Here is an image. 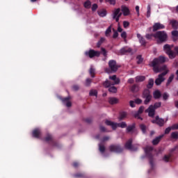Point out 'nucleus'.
<instances>
[{
    "label": "nucleus",
    "mask_w": 178,
    "mask_h": 178,
    "mask_svg": "<svg viewBox=\"0 0 178 178\" xmlns=\"http://www.w3.org/2000/svg\"><path fill=\"white\" fill-rule=\"evenodd\" d=\"M145 112V113H148L149 118H154V116H155V108H154V105H150Z\"/></svg>",
    "instance_id": "nucleus-13"
},
{
    "label": "nucleus",
    "mask_w": 178,
    "mask_h": 178,
    "mask_svg": "<svg viewBox=\"0 0 178 178\" xmlns=\"http://www.w3.org/2000/svg\"><path fill=\"white\" fill-rule=\"evenodd\" d=\"M109 79L114 81L113 83H111L108 79L105 81L103 86L106 88H108L109 92H113V94L118 92V88L115 87L114 86L116 84H119L120 83V79L119 78L116 77V75H113L109 76Z\"/></svg>",
    "instance_id": "nucleus-2"
},
{
    "label": "nucleus",
    "mask_w": 178,
    "mask_h": 178,
    "mask_svg": "<svg viewBox=\"0 0 178 178\" xmlns=\"http://www.w3.org/2000/svg\"><path fill=\"white\" fill-rule=\"evenodd\" d=\"M100 2H102V0H99ZM106 2H108L110 5H115L116 3V0H106Z\"/></svg>",
    "instance_id": "nucleus-41"
},
{
    "label": "nucleus",
    "mask_w": 178,
    "mask_h": 178,
    "mask_svg": "<svg viewBox=\"0 0 178 178\" xmlns=\"http://www.w3.org/2000/svg\"><path fill=\"white\" fill-rule=\"evenodd\" d=\"M97 9H98V5H97L96 3L93 4L92 6V10L94 12L97 10Z\"/></svg>",
    "instance_id": "nucleus-55"
},
{
    "label": "nucleus",
    "mask_w": 178,
    "mask_h": 178,
    "mask_svg": "<svg viewBox=\"0 0 178 178\" xmlns=\"http://www.w3.org/2000/svg\"><path fill=\"white\" fill-rule=\"evenodd\" d=\"M143 98L145 99V105H148V104H149V102H151V99H152V95H151L149 90L146 89L143 91Z\"/></svg>",
    "instance_id": "nucleus-7"
},
{
    "label": "nucleus",
    "mask_w": 178,
    "mask_h": 178,
    "mask_svg": "<svg viewBox=\"0 0 178 178\" xmlns=\"http://www.w3.org/2000/svg\"><path fill=\"white\" fill-rule=\"evenodd\" d=\"M162 29H165V25H163L159 22L155 23L153 25V31H156L158 30H162Z\"/></svg>",
    "instance_id": "nucleus-17"
},
{
    "label": "nucleus",
    "mask_w": 178,
    "mask_h": 178,
    "mask_svg": "<svg viewBox=\"0 0 178 178\" xmlns=\"http://www.w3.org/2000/svg\"><path fill=\"white\" fill-rule=\"evenodd\" d=\"M111 33H112V26H110L105 31L106 37H111Z\"/></svg>",
    "instance_id": "nucleus-28"
},
{
    "label": "nucleus",
    "mask_w": 178,
    "mask_h": 178,
    "mask_svg": "<svg viewBox=\"0 0 178 178\" xmlns=\"http://www.w3.org/2000/svg\"><path fill=\"white\" fill-rule=\"evenodd\" d=\"M89 72L91 77H94V74H95V69H94L92 66L90 67Z\"/></svg>",
    "instance_id": "nucleus-38"
},
{
    "label": "nucleus",
    "mask_w": 178,
    "mask_h": 178,
    "mask_svg": "<svg viewBox=\"0 0 178 178\" xmlns=\"http://www.w3.org/2000/svg\"><path fill=\"white\" fill-rule=\"evenodd\" d=\"M162 137H163V135L159 136L156 137V138H154L152 140L153 145H156L157 144H159V141H161V138H162Z\"/></svg>",
    "instance_id": "nucleus-23"
},
{
    "label": "nucleus",
    "mask_w": 178,
    "mask_h": 178,
    "mask_svg": "<svg viewBox=\"0 0 178 178\" xmlns=\"http://www.w3.org/2000/svg\"><path fill=\"white\" fill-rule=\"evenodd\" d=\"M129 105L131 108H135L136 107V102L133 100H131L129 102Z\"/></svg>",
    "instance_id": "nucleus-49"
},
{
    "label": "nucleus",
    "mask_w": 178,
    "mask_h": 178,
    "mask_svg": "<svg viewBox=\"0 0 178 178\" xmlns=\"http://www.w3.org/2000/svg\"><path fill=\"white\" fill-rule=\"evenodd\" d=\"M143 102V100L141 99H135V104H137L138 105H140Z\"/></svg>",
    "instance_id": "nucleus-58"
},
{
    "label": "nucleus",
    "mask_w": 178,
    "mask_h": 178,
    "mask_svg": "<svg viewBox=\"0 0 178 178\" xmlns=\"http://www.w3.org/2000/svg\"><path fill=\"white\" fill-rule=\"evenodd\" d=\"M144 109H145V108L144 107V106H141L139 108L138 112L141 114V113H143L144 112Z\"/></svg>",
    "instance_id": "nucleus-53"
},
{
    "label": "nucleus",
    "mask_w": 178,
    "mask_h": 178,
    "mask_svg": "<svg viewBox=\"0 0 178 178\" xmlns=\"http://www.w3.org/2000/svg\"><path fill=\"white\" fill-rule=\"evenodd\" d=\"M134 125L129 126L127 128V131H128V133H130V131H133V130H134Z\"/></svg>",
    "instance_id": "nucleus-45"
},
{
    "label": "nucleus",
    "mask_w": 178,
    "mask_h": 178,
    "mask_svg": "<svg viewBox=\"0 0 178 178\" xmlns=\"http://www.w3.org/2000/svg\"><path fill=\"white\" fill-rule=\"evenodd\" d=\"M171 130H172V127H169L166 128L165 130V134H169V133H170Z\"/></svg>",
    "instance_id": "nucleus-51"
},
{
    "label": "nucleus",
    "mask_w": 178,
    "mask_h": 178,
    "mask_svg": "<svg viewBox=\"0 0 178 178\" xmlns=\"http://www.w3.org/2000/svg\"><path fill=\"white\" fill-rule=\"evenodd\" d=\"M84 7L86 9H90L91 8V2L90 1H87L84 3Z\"/></svg>",
    "instance_id": "nucleus-37"
},
{
    "label": "nucleus",
    "mask_w": 178,
    "mask_h": 178,
    "mask_svg": "<svg viewBox=\"0 0 178 178\" xmlns=\"http://www.w3.org/2000/svg\"><path fill=\"white\" fill-rule=\"evenodd\" d=\"M101 50H102V52L104 56H106V50L104 48H102Z\"/></svg>",
    "instance_id": "nucleus-62"
},
{
    "label": "nucleus",
    "mask_w": 178,
    "mask_h": 178,
    "mask_svg": "<svg viewBox=\"0 0 178 178\" xmlns=\"http://www.w3.org/2000/svg\"><path fill=\"white\" fill-rule=\"evenodd\" d=\"M170 24L175 30H177V29H178V22L176 19L170 20Z\"/></svg>",
    "instance_id": "nucleus-21"
},
{
    "label": "nucleus",
    "mask_w": 178,
    "mask_h": 178,
    "mask_svg": "<svg viewBox=\"0 0 178 178\" xmlns=\"http://www.w3.org/2000/svg\"><path fill=\"white\" fill-rule=\"evenodd\" d=\"M140 129L142 130L143 133L145 134V130H147V127L144 124H141L140 125Z\"/></svg>",
    "instance_id": "nucleus-44"
},
{
    "label": "nucleus",
    "mask_w": 178,
    "mask_h": 178,
    "mask_svg": "<svg viewBox=\"0 0 178 178\" xmlns=\"http://www.w3.org/2000/svg\"><path fill=\"white\" fill-rule=\"evenodd\" d=\"M136 37L138 39L140 44L143 47H145V45L147 44V42L145 41V38H144V37H143V35H141V34H140V33H137Z\"/></svg>",
    "instance_id": "nucleus-16"
},
{
    "label": "nucleus",
    "mask_w": 178,
    "mask_h": 178,
    "mask_svg": "<svg viewBox=\"0 0 178 178\" xmlns=\"http://www.w3.org/2000/svg\"><path fill=\"white\" fill-rule=\"evenodd\" d=\"M130 52H131V48L129 47H124L120 50L119 54L120 55H124V54H129Z\"/></svg>",
    "instance_id": "nucleus-18"
},
{
    "label": "nucleus",
    "mask_w": 178,
    "mask_h": 178,
    "mask_svg": "<svg viewBox=\"0 0 178 178\" xmlns=\"http://www.w3.org/2000/svg\"><path fill=\"white\" fill-rule=\"evenodd\" d=\"M85 55L86 56H89V58H94V56H99V55H101V52L90 49L88 51H86Z\"/></svg>",
    "instance_id": "nucleus-10"
},
{
    "label": "nucleus",
    "mask_w": 178,
    "mask_h": 178,
    "mask_svg": "<svg viewBox=\"0 0 178 178\" xmlns=\"http://www.w3.org/2000/svg\"><path fill=\"white\" fill-rule=\"evenodd\" d=\"M140 115H141L138 111L136 112L134 114V118H136V119H140V120H143V118H141L140 116Z\"/></svg>",
    "instance_id": "nucleus-39"
},
{
    "label": "nucleus",
    "mask_w": 178,
    "mask_h": 178,
    "mask_svg": "<svg viewBox=\"0 0 178 178\" xmlns=\"http://www.w3.org/2000/svg\"><path fill=\"white\" fill-rule=\"evenodd\" d=\"M144 151L146 156L150 159L151 168H154V163L152 162V151H154V148L151 146H147L144 148Z\"/></svg>",
    "instance_id": "nucleus-5"
},
{
    "label": "nucleus",
    "mask_w": 178,
    "mask_h": 178,
    "mask_svg": "<svg viewBox=\"0 0 178 178\" xmlns=\"http://www.w3.org/2000/svg\"><path fill=\"white\" fill-rule=\"evenodd\" d=\"M140 90V88L138 87V86L137 85H134L132 86V87L131 88V91H132V92H138V91Z\"/></svg>",
    "instance_id": "nucleus-29"
},
{
    "label": "nucleus",
    "mask_w": 178,
    "mask_h": 178,
    "mask_svg": "<svg viewBox=\"0 0 178 178\" xmlns=\"http://www.w3.org/2000/svg\"><path fill=\"white\" fill-rule=\"evenodd\" d=\"M172 130H178V124H175L171 127Z\"/></svg>",
    "instance_id": "nucleus-56"
},
{
    "label": "nucleus",
    "mask_w": 178,
    "mask_h": 178,
    "mask_svg": "<svg viewBox=\"0 0 178 178\" xmlns=\"http://www.w3.org/2000/svg\"><path fill=\"white\" fill-rule=\"evenodd\" d=\"M90 84H91V79H87L86 81L85 85L86 86H90Z\"/></svg>",
    "instance_id": "nucleus-57"
},
{
    "label": "nucleus",
    "mask_w": 178,
    "mask_h": 178,
    "mask_svg": "<svg viewBox=\"0 0 178 178\" xmlns=\"http://www.w3.org/2000/svg\"><path fill=\"white\" fill-rule=\"evenodd\" d=\"M104 41H105V38H102L99 41L97 42V47L99 48V47H101V44H102V42H104Z\"/></svg>",
    "instance_id": "nucleus-46"
},
{
    "label": "nucleus",
    "mask_w": 178,
    "mask_h": 178,
    "mask_svg": "<svg viewBox=\"0 0 178 178\" xmlns=\"http://www.w3.org/2000/svg\"><path fill=\"white\" fill-rule=\"evenodd\" d=\"M97 13L100 17H105L106 16V10L102 9L97 11Z\"/></svg>",
    "instance_id": "nucleus-24"
},
{
    "label": "nucleus",
    "mask_w": 178,
    "mask_h": 178,
    "mask_svg": "<svg viewBox=\"0 0 178 178\" xmlns=\"http://www.w3.org/2000/svg\"><path fill=\"white\" fill-rule=\"evenodd\" d=\"M166 60H168L167 58L165 56H159V58H154L152 63V66L153 67V70L154 73H161L163 70H168V67L166 65H163L162 67H159L161 63H165Z\"/></svg>",
    "instance_id": "nucleus-1"
},
{
    "label": "nucleus",
    "mask_w": 178,
    "mask_h": 178,
    "mask_svg": "<svg viewBox=\"0 0 178 178\" xmlns=\"http://www.w3.org/2000/svg\"><path fill=\"white\" fill-rule=\"evenodd\" d=\"M127 116V113L122 112L120 113L119 119L120 120H123V119H124V118H126Z\"/></svg>",
    "instance_id": "nucleus-34"
},
{
    "label": "nucleus",
    "mask_w": 178,
    "mask_h": 178,
    "mask_svg": "<svg viewBox=\"0 0 178 178\" xmlns=\"http://www.w3.org/2000/svg\"><path fill=\"white\" fill-rule=\"evenodd\" d=\"M122 12L120 11V8H115L113 11L112 17L113 20H115L117 23H119V19H120V17L122 16Z\"/></svg>",
    "instance_id": "nucleus-9"
},
{
    "label": "nucleus",
    "mask_w": 178,
    "mask_h": 178,
    "mask_svg": "<svg viewBox=\"0 0 178 178\" xmlns=\"http://www.w3.org/2000/svg\"><path fill=\"white\" fill-rule=\"evenodd\" d=\"M147 17H151V5H148L147 8Z\"/></svg>",
    "instance_id": "nucleus-33"
},
{
    "label": "nucleus",
    "mask_w": 178,
    "mask_h": 178,
    "mask_svg": "<svg viewBox=\"0 0 178 178\" xmlns=\"http://www.w3.org/2000/svg\"><path fill=\"white\" fill-rule=\"evenodd\" d=\"M169 73V70H166L164 72L160 74L158 76V78L155 80V84L156 86H161L162 84L163 81H165L164 76H166Z\"/></svg>",
    "instance_id": "nucleus-8"
},
{
    "label": "nucleus",
    "mask_w": 178,
    "mask_h": 178,
    "mask_svg": "<svg viewBox=\"0 0 178 178\" xmlns=\"http://www.w3.org/2000/svg\"><path fill=\"white\" fill-rule=\"evenodd\" d=\"M121 10L124 16H129L130 15V10L126 6H121Z\"/></svg>",
    "instance_id": "nucleus-20"
},
{
    "label": "nucleus",
    "mask_w": 178,
    "mask_h": 178,
    "mask_svg": "<svg viewBox=\"0 0 178 178\" xmlns=\"http://www.w3.org/2000/svg\"><path fill=\"white\" fill-rule=\"evenodd\" d=\"M121 37L122 38H124V40H126V38H127V33H126V31H123L121 33Z\"/></svg>",
    "instance_id": "nucleus-50"
},
{
    "label": "nucleus",
    "mask_w": 178,
    "mask_h": 178,
    "mask_svg": "<svg viewBox=\"0 0 178 178\" xmlns=\"http://www.w3.org/2000/svg\"><path fill=\"white\" fill-rule=\"evenodd\" d=\"M105 123L107 126H111L113 130H116L118 127H121V129H124L125 127H127V124L124 122H122L121 123H116L109 120H106Z\"/></svg>",
    "instance_id": "nucleus-4"
},
{
    "label": "nucleus",
    "mask_w": 178,
    "mask_h": 178,
    "mask_svg": "<svg viewBox=\"0 0 178 178\" xmlns=\"http://www.w3.org/2000/svg\"><path fill=\"white\" fill-rule=\"evenodd\" d=\"M144 80H145V76H137L136 77V83H141V81H144Z\"/></svg>",
    "instance_id": "nucleus-27"
},
{
    "label": "nucleus",
    "mask_w": 178,
    "mask_h": 178,
    "mask_svg": "<svg viewBox=\"0 0 178 178\" xmlns=\"http://www.w3.org/2000/svg\"><path fill=\"white\" fill-rule=\"evenodd\" d=\"M109 149L111 152H116L117 154H119L123 151V149H122L119 145H112L109 147Z\"/></svg>",
    "instance_id": "nucleus-11"
},
{
    "label": "nucleus",
    "mask_w": 178,
    "mask_h": 178,
    "mask_svg": "<svg viewBox=\"0 0 178 178\" xmlns=\"http://www.w3.org/2000/svg\"><path fill=\"white\" fill-rule=\"evenodd\" d=\"M89 95H90V97H97V95H98V92L95 90H92L90 91Z\"/></svg>",
    "instance_id": "nucleus-30"
},
{
    "label": "nucleus",
    "mask_w": 178,
    "mask_h": 178,
    "mask_svg": "<svg viewBox=\"0 0 178 178\" xmlns=\"http://www.w3.org/2000/svg\"><path fill=\"white\" fill-rule=\"evenodd\" d=\"M58 98L61 99L63 104H64L67 108H70V106H72V102H70V97H67L63 99L61 97H58Z\"/></svg>",
    "instance_id": "nucleus-15"
},
{
    "label": "nucleus",
    "mask_w": 178,
    "mask_h": 178,
    "mask_svg": "<svg viewBox=\"0 0 178 178\" xmlns=\"http://www.w3.org/2000/svg\"><path fill=\"white\" fill-rule=\"evenodd\" d=\"M170 156H171L170 154H169V155H165V156L163 157V160L164 161V162H169V161H170Z\"/></svg>",
    "instance_id": "nucleus-42"
},
{
    "label": "nucleus",
    "mask_w": 178,
    "mask_h": 178,
    "mask_svg": "<svg viewBox=\"0 0 178 178\" xmlns=\"http://www.w3.org/2000/svg\"><path fill=\"white\" fill-rule=\"evenodd\" d=\"M171 138H172L173 140H177L178 139V132L177 131L172 132L171 134Z\"/></svg>",
    "instance_id": "nucleus-32"
},
{
    "label": "nucleus",
    "mask_w": 178,
    "mask_h": 178,
    "mask_svg": "<svg viewBox=\"0 0 178 178\" xmlns=\"http://www.w3.org/2000/svg\"><path fill=\"white\" fill-rule=\"evenodd\" d=\"M32 136L35 138H40L41 137V130L40 129H35L32 132Z\"/></svg>",
    "instance_id": "nucleus-19"
},
{
    "label": "nucleus",
    "mask_w": 178,
    "mask_h": 178,
    "mask_svg": "<svg viewBox=\"0 0 178 178\" xmlns=\"http://www.w3.org/2000/svg\"><path fill=\"white\" fill-rule=\"evenodd\" d=\"M152 123L158 124V126L162 127L165 124V120L159 118V116H156L155 120H152Z\"/></svg>",
    "instance_id": "nucleus-12"
},
{
    "label": "nucleus",
    "mask_w": 178,
    "mask_h": 178,
    "mask_svg": "<svg viewBox=\"0 0 178 178\" xmlns=\"http://www.w3.org/2000/svg\"><path fill=\"white\" fill-rule=\"evenodd\" d=\"M100 131H106V129H105L104 127L101 126V127H100Z\"/></svg>",
    "instance_id": "nucleus-64"
},
{
    "label": "nucleus",
    "mask_w": 178,
    "mask_h": 178,
    "mask_svg": "<svg viewBox=\"0 0 178 178\" xmlns=\"http://www.w3.org/2000/svg\"><path fill=\"white\" fill-rule=\"evenodd\" d=\"M154 38H156L157 42H165L166 40H168V34H166V32L165 31H157L154 35Z\"/></svg>",
    "instance_id": "nucleus-3"
},
{
    "label": "nucleus",
    "mask_w": 178,
    "mask_h": 178,
    "mask_svg": "<svg viewBox=\"0 0 178 178\" xmlns=\"http://www.w3.org/2000/svg\"><path fill=\"white\" fill-rule=\"evenodd\" d=\"M154 35H155V34L146 33L145 38H147V40H152Z\"/></svg>",
    "instance_id": "nucleus-40"
},
{
    "label": "nucleus",
    "mask_w": 178,
    "mask_h": 178,
    "mask_svg": "<svg viewBox=\"0 0 178 178\" xmlns=\"http://www.w3.org/2000/svg\"><path fill=\"white\" fill-rule=\"evenodd\" d=\"M161 91L159 90H155L153 93V96L155 99H159V98H161Z\"/></svg>",
    "instance_id": "nucleus-26"
},
{
    "label": "nucleus",
    "mask_w": 178,
    "mask_h": 178,
    "mask_svg": "<svg viewBox=\"0 0 178 178\" xmlns=\"http://www.w3.org/2000/svg\"><path fill=\"white\" fill-rule=\"evenodd\" d=\"M50 140H52V136L51 135H48L47 137H46L45 140L50 141Z\"/></svg>",
    "instance_id": "nucleus-61"
},
{
    "label": "nucleus",
    "mask_w": 178,
    "mask_h": 178,
    "mask_svg": "<svg viewBox=\"0 0 178 178\" xmlns=\"http://www.w3.org/2000/svg\"><path fill=\"white\" fill-rule=\"evenodd\" d=\"M99 149L102 154H104L105 152V146L102 145V144H99Z\"/></svg>",
    "instance_id": "nucleus-35"
},
{
    "label": "nucleus",
    "mask_w": 178,
    "mask_h": 178,
    "mask_svg": "<svg viewBox=\"0 0 178 178\" xmlns=\"http://www.w3.org/2000/svg\"><path fill=\"white\" fill-rule=\"evenodd\" d=\"M118 36L119 33H118V31H115L113 35V38H118Z\"/></svg>",
    "instance_id": "nucleus-60"
},
{
    "label": "nucleus",
    "mask_w": 178,
    "mask_h": 178,
    "mask_svg": "<svg viewBox=\"0 0 178 178\" xmlns=\"http://www.w3.org/2000/svg\"><path fill=\"white\" fill-rule=\"evenodd\" d=\"M173 79H175V75L171 74L170 76V77L168 78L166 86H169V84H170L171 81H173Z\"/></svg>",
    "instance_id": "nucleus-36"
},
{
    "label": "nucleus",
    "mask_w": 178,
    "mask_h": 178,
    "mask_svg": "<svg viewBox=\"0 0 178 178\" xmlns=\"http://www.w3.org/2000/svg\"><path fill=\"white\" fill-rule=\"evenodd\" d=\"M137 63L140 64V63H143V57H141V56H138L137 57Z\"/></svg>",
    "instance_id": "nucleus-52"
},
{
    "label": "nucleus",
    "mask_w": 178,
    "mask_h": 178,
    "mask_svg": "<svg viewBox=\"0 0 178 178\" xmlns=\"http://www.w3.org/2000/svg\"><path fill=\"white\" fill-rule=\"evenodd\" d=\"M132 143L133 140L129 139V141H127V143L125 144V148H127V149H129L130 151H137L138 147L131 145Z\"/></svg>",
    "instance_id": "nucleus-14"
},
{
    "label": "nucleus",
    "mask_w": 178,
    "mask_h": 178,
    "mask_svg": "<svg viewBox=\"0 0 178 178\" xmlns=\"http://www.w3.org/2000/svg\"><path fill=\"white\" fill-rule=\"evenodd\" d=\"M108 66H109V69H106V73H115V72L118 71V69L119 67H118V65H116V61L114 60H111L108 62Z\"/></svg>",
    "instance_id": "nucleus-6"
},
{
    "label": "nucleus",
    "mask_w": 178,
    "mask_h": 178,
    "mask_svg": "<svg viewBox=\"0 0 178 178\" xmlns=\"http://www.w3.org/2000/svg\"><path fill=\"white\" fill-rule=\"evenodd\" d=\"M161 105V102L155 103L153 106V108L154 109H158V108H160Z\"/></svg>",
    "instance_id": "nucleus-47"
},
{
    "label": "nucleus",
    "mask_w": 178,
    "mask_h": 178,
    "mask_svg": "<svg viewBox=\"0 0 178 178\" xmlns=\"http://www.w3.org/2000/svg\"><path fill=\"white\" fill-rule=\"evenodd\" d=\"M108 102L111 104V105H115V104L119 103V99L116 97H110L108 99Z\"/></svg>",
    "instance_id": "nucleus-22"
},
{
    "label": "nucleus",
    "mask_w": 178,
    "mask_h": 178,
    "mask_svg": "<svg viewBox=\"0 0 178 178\" xmlns=\"http://www.w3.org/2000/svg\"><path fill=\"white\" fill-rule=\"evenodd\" d=\"M123 26H124V29H127V27H129V26H130V23H129V22H127V21H124Z\"/></svg>",
    "instance_id": "nucleus-48"
},
{
    "label": "nucleus",
    "mask_w": 178,
    "mask_h": 178,
    "mask_svg": "<svg viewBox=\"0 0 178 178\" xmlns=\"http://www.w3.org/2000/svg\"><path fill=\"white\" fill-rule=\"evenodd\" d=\"M163 98L165 101H166V99H168V98H169V94L165 92L163 95Z\"/></svg>",
    "instance_id": "nucleus-54"
},
{
    "label": "nucleus",
    "mask_w": 178,
    "mask_h": 178,
    "mask_svg": "<svg viewBox=\"0 0 178 178\" xmlns=\"http://www.w3.org/2000/svg\"><path fill=\"white\" fill-rule=\"evenodd\" d=\"M128 83H129V84H133V83H134V79H133V78L129 79L128 80Z\"/></svg>",
    "instance_id": "nucleus-63"
},
{
    "label": "nucleus",
    "mask_w": 178,
    "mask_h": 178,
    "mask_svg": "<svg viewBox=\"0 0 178 178\" xmlns=\"http://www.w3.org/2000/svg\"><path fill=\"white\" fill-rule=\"evenodd\" d=\"M170 154H172V152H175L176 154H177L178 152V146H175V147L172 148L170 150Z\"/></svg>",
    "instance_id": "nucleus-43"
},
{
    "label": "nucleus",
    "mask_w": 178,
    "mask_h": 178,
    "mask_svg": "<svg viewBox=\"0 0 178 178\" xmlns=\"http://www.w3.org/2000/svg\"><path fill=\"white\" fill-rule=\"evenodd\" d=\"M153 86H154V79H149V82L147 84V88H152Z\"/></svg>",
    "instance_id": "nucleus-31"
},
{
    "label": "nucleus",
    "mask_w": 178,
    "mask_h": 178,
    "mask_svg": "<svg viewBox=\"0 0 178 178\" xmlns=\"http://www.w3.org/2000/svg\"><path fill=\"white\" fill-rule=\"evenodd\" d=\"M172 38L173 41H176L177 40H178V31H172Z\"/></svg>",
    "instance_id": "nucleus-25"
},
{
    "label": "nucleus",
    "mask_w": 178,
    "mask_h": 178,
    "mask_svg": "<svg viewBox=\"0 0 178 178\" xmlns=\"http://www.w3.org/2000/svg\"><path fill=\"white\" fill-rule=\"evenodd\" d=\"M136 11L137 13L138 16H140V6H136Z\"/></svg>",
    "instance_id": "nucleus-59"
}]
</instances>
